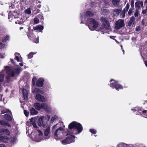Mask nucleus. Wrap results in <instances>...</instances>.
Segmentation results:
<instances>
[{
  "mask_svg": "<svg viewBox=\"0 0 147 147\" xmlns=\"http://www.w3.org/2000/svg\"><path fill=\"white\" fill-rule=\"evenodd\" d=\"M147 12V11L146 9L145 10H143L142 11V13L143 14H145Z\"/></svg>",
  "mask_w": 147,
  "mask_h": 147,
  "instance_id": "nucleus-48",
  "label": "nucleus"
},
{
  "mask_svg": "<svg viewBox=\"0 0 147 147\" xmlns=\"http://www.w3.org/2000/svg\"><path fill=\"white\" fill-rule=\"evenodd\" d=\"M131 110L135 112L137 115H140L143 117L147 118V111L146 110H143L142 108L139 107L132 108Z\"/></svg>",
  "mask_w": 147,
  "mask_h": 147,
  "instance_id": "nucleus-7",
  "label": "nucleus"
},
{
  "mask_svg": "<svg viewBox=\"0 0 147 147\" xmlns=\"http://www.w3.org/2000/svg\"><path fill=\"white\" fill-rule=\"evenodd\" d=\"M16 14V13L14 12H9L8 13V19L11 20L14 18H16V17L15 16Z\"/></svg>",
  "mask_w": 147,
  "mask_h": 147,
  "instance_id": "nucleus-17",
  "label": "nucleus"
},
{
  "mask_svg": "<svg viewBox=\"0 0 147 147\" xmlns=\"http://www.w3.org/2000/svg\"><path fill=\"white\" fill-rule=\"evenodd\" d=\"M115 42H117V43H119V42L116 39H115L114 40Z\"/></svg>",
  "mask_w": 147,
  "mask_h": 147,
  "instance_id": "nucleus-62",
  "label": "nucleus"
},
{
  "mask_svg": "<svg viewBox=\"0 0 147 147\" xmlns=\"http://www.w3.org/2000/svg\"><path fill=\"white\" fill-rule=\"evenodd\" d=\"M32 91L33 93H37L35 96V99L38 101L40 102H45L46 100V99L43 96L38 93H42V91L40 89L38 88H35L34 90H32Z\"/></svg>",
  "mask_w": 147,
  "mask_h": 147,
  "instance_id": "nucleus-5",
  "label": "nucleus"
},
{
  "mask_svg": "<svg viewBox=\"0 0 147 147\" xmlns=\"http://www.w3.org/2000/svg\"><path fill=\"white\" fill-rule=\"evenodd\" d=\"M15 19H17V20L15 22L16 24H22L24 22V20L20 18H17L16 17Z\"/></svg>",
  "mask_w": 147,
  "mask_h": 147,
  "instance_id": "nucleus-23",
  "label": "nucleus"
},
{
  "mask_svg": "<svg viewBox=\"0 0 147 147\" xmlns=\"http://www.w3.org/2000/svg\"><path fill=\"white\" fill-rule=\"evenodd\" d=\"M124 22L123 20L120 19L116 22L115 28L117 29H118L124 26Z\"/></svg>",
  "mask_w": 147,
  "mask_h": 147,
  "instance_id": "nucleus-14",
  "label": "nucleus"
},
{
  "mask_svg": "<svg viewBox=\"0 0 147 147\" xmlns=\"http://www.w3.org/2000/svg\"><path fill=\"white\" fill-rule=\"evenodd\" d=\"M25 13L28 14H30L31 13V11L30 9L28 8L25 11Z\"/></svg>",
  "mask_w": 147,
  "mask_h": 147,
  "instance_id": "nucleus-36",
  "label": "nucleus"
},
{
  "mask_svg": "<svg viewBox=\"0 0 147 147\" xmlns=\"http://www.w3.org/2000/svg\"><path fill=\"white\" fill-rule=\"evenodd\" d=\"M138 15V9H136V12L134 13V16L135 17H137Z\"/></svg>",
  "mask_w": 147,
  "mask_h": 147,
  "instance_id": "nucleus-42",
  "label": "nucleus"
},
{
  "mask_svg": "<svg viewBox=\"0 0 147 147\" xmlns=\"http://www.w3.org/2000/svg\"><path fill=\"white\" fill-rule=\"evenodd\" d=\"M36 78L35 77H34L32 79V82L33 85L35 84L36 83Z\"/></svg>",
  "mask_w": 147,
  "mask_h": 147,
  "instance_id": "nucleus-39",
  "label": "nucleus"
},
{
  "mask_svg": "<svg viewBox=\"0 0 147 147\" xmlns=\"http://www.w3.org/2000/svg\"><path fill=\"white\" fill-rule=\"evenodd\" d=\"M120 0H112V3L114 5L117 6L119 4Z\"/></svg>",
  "mask_w": 147,
  "mask_h": 147,
  "instance_id": "nucleus-31",
  "label": "nucleus"
},
{
  "mask_svg": "<svg viewBox=\"0 0 147 147\" xmlns=\"http://www.w3.org/2000/svg\"><path fill=\"white\" fill-rule=\"evenodd\" d=\"M8 90L7 89H6V90H5V92H7L8 91Z\"/></svg>",
  "mask_w": 147,
  "mask_h": 147,
  "instance_id": "nucleus-61",
  "label": "nucleus"
},
{
  "mask_svg": "<svg viewBox=\"0 0 147 147\" xmlns=\"http://www.w3.org/2000/svg\"><path fill=\"white\" fill-rule=\"evenodd\" d=\"M2 96L0 94V100H1L2 99Z\"/></svg>",
  "mask_w": 147,
  "mask_h": 147,
  "instance_id": "nucleus-59",
  "label": "nucleus"
},
{
  "mask_svg": "<svg viewBox=\"0 0 147 147\" xmlns=\"http://www.w3.org/2000/svg\"><path fill=\"white\" fill-rule=\"evenodd\" d=\"M143 2L142 1L137 2L135 3V7H136L139 8L141 6H143Z\"/></svg>",
  "mask_w": 147,
  "mask_h": 147,
  "instance_id": "nucleus-28",
  "label": "nucleus"
},
{
  "mask_svg": "<svg viewBox=\"0 0 147 147\" xmlns=\"http://www.w3.org/2000/svg\"><path fill=\"white\" fill-rule=\"evenodd\" d=\"M41 6V5H37V7L38 8H40Z\"/></svg>",
  "mask_w": 147,
  "mask_h": 147,
  "instance_id": "nucleus-56",
  "label": "nucleus"
},
{
  "mask_svg": "<svg viewBox=\"0 0 147 147\" xmlns=\"http://www.w3.org/2000/svg\"><path fill=\"white\" fill-rule=\"evenodd\" d=\"M132 12V10L131 9H130L129 10V11L128 12V14L129 15H130L131 14Z\"/></svg>",
  "mask_w": 147,
  "mask_h": 147,
  "instance_id": "nucleus-46",
  "label": "nucleus"
},
{
  "mask_svg": "<svg viewBox=\"0 0 147 147\" xmlns=\"http://www.w3.org/2000/svg\"><path fill=\"white\" fill-rule=\"evenodd\" d=\"M145 63L146 66L147 67V60L145 62Z\"/></svg>",
  "mask_w": 147,
  "mask_h": 147,
  "instance_id": "nucleus-58",
  "label": "nucleus"
},
{
  "mask_svg": "<svg viewBox=\"0 0 147 147\" xmlns=\"http://www.w3.org/2000/svg\"><path fill=\"white\" fill-rule=\"evenodd\" d=\"M4 117L5 119L8 121H11V117L7 114H5Z\"/></svg>",
  "mask_w": 147,
  "mask_h": 147,
  "instance_id": "nucleus-30",
  "label": "nucleus"
},
{
  "mask_svg": "<svg viewBox=\"0 0 147 147\" xmlns=\"http://www.w3.org/2000/svg\"><path fill=\"white\" fill-rule=\"evenodd\" d=\"M44 79L42 78H40L37 81L36 85L37 86L39 87H42L43 85Z\"/></svg>",
  "mask_w": 147,
  "mask_h": 147,
  "instance_id": "nucleus-16",
  "label": "nucleus"
},
{
  "mask_svg": "<svg viewBox=\"0 0 147 147\" xmlns=\"http://www.w3.org/2000/svg\"><path fill=\"white\" fill-rule=\"evenodd\" d=\"M34 107L38 110L43 109L47 112H49L50 111V107L45 103H42L41 104L38 102L34 104Z\"/></svg>",
  "mask_w": 147,
  "mask_h": 147,
  "instance_id": "nucleus-6",
  "label": "nucleus"
},
{
  "mask_svg": "<svg viewBox=\"0 0 147 147\" xmlns=\"http://www.w3.org/2000/svg\"><path fill=\"white\" fill-rule=\"evenodd\" d=\"M3 71H1L0 72V83H2L4 80V72Z\"/></svg>",
  "mask_w": 147,
  "mask_h": 147,
  "instance_id": "nucleus-21",
  "label": "nucleus"
},
{
  "mask_svg": "<svg viewBox=\"0 0 147 147\" xmlns=\"http://www.w3.org/2000/svg\"><path fill=\"white\" fill-rule=\"evenodd\" d=\"M101 21L105 28L108 30L110 29V27L109 22L106 18L104 17H102Z\"/></svg>",
  "mask_w": 147,
  "mask_h": 147,
  "instance_id": "nucleus-13",
  "label": "nucleus"
},
{
  "mask_svg": "<svg viewBox=\"0 0 147 147\" xmlns=\"http://www.w3.org/2000/svg\"><path fill=\"white\" fill-rule=\"evenodd\" d=\"M84 14L85 13H84L83 12L82 13H80V17H81L82 16L83 19V20H84L85 21H86V20H87L88 19L90 18L88 17L92 16L94 15V13L93 12L87 11L85 15Z\"/></svg>",
  "mask_w": 147,
  "mask_h": 147,
  "instance_id": "nucleus-12",
  "label": "nucleus"
},
{
  "mask_svg": "<svg viewBox=\"0 0 147 147\" xmlns=\"http://www.w3.org/2000/svg\"><path fill=\"white\" fill-rule=\"evenodd\" d=\"M10 112V113L11 112L9 111V110L7 109H6L5 110H3L2 111V113H4L6 112ZM10 114H11V113H10Z\"/></svg>",
  "mask_w": 147,
  "mask_h": 147,
  "instance_id": "nucleus-40",
  "label": "nucleus"
},
{
  "mask_svg": "<svg viewBox=\"0 0 147 147\" xmlns=\"http://www.w3.org/2000/svg\"><path fill=\"white\" fill-rule=\"evenodd\" d=\"M0 124L3 125H7L8 127H10V125L5 120L0 121Z\"/></svg>",
  "mask_w": 147,
  "mask_h": 147,
  "instance_id": "nucleus-25",
  "label": "nucleus"
},
{
  "mask_svg": "<svg viewBox=\"0 0 147 147\" xmlns=\"http://www.w3.org/2000/svg\"><path fill=\"white\" fill-rule=\"evenodd\" d=\"M24 113L25 115L26 116L28 117L29 115L28 112L26 110H24Z\"/></svg>",
  "mask_w": 147,
  "mask_h": 147,
  "instance_id": "nucleus-41",
  "label": "nucleus"
},
{
  "mask_svg": "<svg viewBox=\"0 0 147 147\" xmlns=\"http://www.w3.org/2000/svg\"><path fill=\"white\" fill-rule=\"evenodd\" d=\"M23 27H20V30H22V29H23Z\"/></svg>",
  "mask_w": 147,
  "mask_h": 147,
  "instance_id": "nucleus-63",
  "label": "nucleus"
},
{
  "mask_svg": "<svg viewBox=\"0 0 147 147\" xmlns=\"http://www.w3.org/2000/svg\"><path fill=\"white\" fill-rule=\"evenodd\" d=\"M49 119V116L48 115L41 117L38 121V124L40 127H44L46 125L47 122Z\"/></svg>",
  "mask_w": 147,
  "mask_h": 147,
  "instance_id": "nucleus-8",
  "label": "nucleus"
},
{
  "mask_svg": "<svg viewBox=\"0 0 147 147\" xmlns=\"http://www.w3.org/2000/svg\"><path fill=\"white\" fill-rule=\"evenodd\" d=\"M129 7V5L128 4H127L125 7V8L124 9L125 11L126 9V11H127Z\"/></svg>",
  "mask_w": 147,
  "mask_h": 147,
  "instance_id": "nucleus-43",
  "label": "nucleus"
},
{
  "mask_svg": "<svg viewBox=\"0 0 147 147\" xmlns=\"http://www.w3.org/2000/svg\"><path fill=\"white\" fill-rule=\"evenodd\" d=\"M110 82L109 86L113 88H115L116 90L118 91L123 88L122 86L118 83L117 81L115 80L111 79Z\"/></svg>",
  "mask_w": 147,
  "mask_h": 147,
  "instance_id": "nucleus-10",
  "label": "nucleus"
},
{
  "mask_svg": "<svg viewBox=\"0 0 147 147\" xmlns=\"http://www.w3.org/2000/svg\"><path fill=\"white\" fill-rule=\"evenodd\" d=\"M101 11H103L105 13H106V10H105V9H104V8H102L101 9Z\"/></svg>",
  "mask_w": 147,
  "mask_h": 147,
  "instance_id": "nucleus-53",
  "label": "nucleus"
},
{
  "mask_svg": "<svg viewBox=\"0 0 147 147\" xmlns=\"http://www.w3.org/2000/svg\"><path fill=\"white\" fill-rule=\"evenodd\" d=\"M127 144L123 142L120 143L118 144L117 147H127Z\"/></svg>",
  "mask_w": 147,
  "mask_h": 147,
  "instance_id": "nucleus-29",
  "label": "nucleus"
},
{
  "mask_svg": "<svg viewBox=\"0 0 147 147\" xmlns=\"http://www.w3.org/2000/svg\"><path fill=\"white\" fill-rule=\"evenodd\" d=\"M125 13H123L122 14V17H125Z\"/></svg>",
  "mask_w": 147,
  "mask_h": 147,
  "instance_id": "nucleus-57",
  "label": "nucleus"
},
{
  "mask_svg": "<svg viewBox=\"0 0 147 147\" xmlns=\"http://www.w3.org/2000/svg\"><path fill=\"white\" fill-rule=\"evenodd\" d=\"M144 3H147V0H146L144 2Z\"/></svg>",
  "mask_w": 147,
  "mask_h": 147,
  "instance_id": "nucleus-64",
  "label": "nucleus"
},
{
  "mask_svg": "<svg viewBox=\"0 0 147 147\" xmlns=\"http://www.w3.org/2000/svg\"><path fill=\"white\" fill-rule=\"evenodd\" d=\"M0 58H3L4 57L0 53Z\"/></svg>",
  "mask_w": 147,
  "mask_h": 147,
  "instance_id": "nucleus-54",
  "label": "nucleus"
},
{
  "mask_svg": "<svg viewBox=\"0 0 147 147\" xmlns=\"http://www.w3.org/2000/svg\"><path fill=\"white\" fill-rule=\"evenodd\" d=\"M63 128L61 127H59L55 130L54 134V138L57 140L59 139L61 136L63 135Z\"/></svg>",
  "mask_w": 147,
  "mask_h": 147,
  "instance_id": "nucleus-11",
  "label": "nucleus"
},
{
  "mask_svg": "<svg viewBox=\"0 0 147 147\" xmlns=\"http://www.w3.org/2000/svg\"><path fill=\"white\" fill-rule=\"evenodd\" d=\"M121 10L120 9H114L113 12V15L115 16H118L121 12Z\"/></svg>",
  "mask_w": 147,
  "mask_h": 147,
  "instance_id": "nucleus-24",
  "label": "nucleus"
},
{
  "mask_svg": "<svg viewBox=\"0 0 147 147\" xmlns=\"http://www.w3.org/2000/svg\"><path fill=\"white\" fill-rule=\"evenodd\" d=\"M22 91L24 99L26 100L28 97V91L24 88L22 89Z\"/></svg>",
  "mask_w": 147,
  "mask_h": 147,
  "instance_id": "nucleus-19",
  "label": "nucleus"
},
{
  "mask_svg": "<svg viewBox=\"0 0 147 147\" xmlns=\"http://www.w3.org/2000/svg\"><path fill=\"white\" fill-rule=\"evenodd\" d=\"M34 30H38L40 32H42V30L43 29V26L40 25H38L36 27H34Z\"/></svg>",
  "mask_w": 147,
  "mask_h": 147,
  "instance_id": "nucleus-22",
  "label": "nucleus"
},
{
  "mask_svg": "<svg viewBox=\"0 0 147 147\" xmlns=\"http://www.w3.org/2000/svg\"><path fill=\"white\" fill-rule=\"evenodd\" d=\"M68 127L70 129H74V130L73 132V134H78L80 133L83 130L82 125L76 121H73L69 124Z\"/></svg>",
  "mask_w": 147,
  "mask_h": 147,
  "instance_id": "nucleus-4",
  "label": "nucleus"
},
{
  "mask_svg": "<svg viewBox=\"0 0 147 147\" xmlns=\"http://www.w3.org/2000/svg\"><path fill=\"white\" fill-rule=\"evenodd\" d=\"M39 19L37 18H35L34 19V23L35 24H37L38 23Z\"/></svg>",
  "mask_w": 147,
  "mask_h": 147,
  "instance_id": "nucleus-35",
  "label": "nucleus"
},
{
  "mask_svg": "<svg viewBox=\"0 0 147 147\" xmlns=\"http://www.w3.org/2000/svg\"><path fill=\"white\" fill-rule=\"evenodd\" d=\"M5 46V44H3L1 42H0V48L1 49H3Z\"/></svg>",
  "mask_w": 147,
  "mask_h": 147,
  "instance_id": "nucleus-37",
  "label": "nucleus"
},
{
  "mask_svg": "<svg viewBox=\"0 0 147 147\" xmlns=\"http://www.w3.org/2000/svg\"><path fill=\"white\" fill-rule=\"evenodd\" d=\"M15 59H16L18 61H21L22 60V58L20 54L16 53H15Z\"/></svg>",
  "mask_w": 147,
  "mask_h": 147,
  "instance_id": "nucleus-18",
  "label": "nucleus"
},
{
  "mask_svg": "<svg viewBox=\"0 0 147 147\" xmlns=\"http://www.w3.org/2000/svg\"><path fill=\"white\" fill-rule=\"evenodd\" d=\"M4 68L8 76L6 77V80L3 83V85L4 86H9V82L10 81L11 77H13L16 75H18L20 71V68L19 67L17 68L13 69L7 66H4Z\"/></svg>",
  "mask_w": 147,
  "mask_h": 147,
  "instance_id": "nucleus-2",
  "label": "nucleus"
},
{
  "mask_svg": "<svg viewBox=\"0 0 147 147\" xmlns=\"http://www.w3.org/2000/svg\"><path fill=\"white\" fill-rule=\"evenodd\" d=\"M30 113L32 115H35L38 113V112L34 108H32L30 109Z\"/></svg>",
  "mask_w": 147,
  "mask_h": 147,
  "instance_id": "nucleus-27",
  "label": "nucleus"
},
{
  "mask_svg": "<svg viewBox=\"0 0 147 147\" xmlns=\"http://www.w3.org/2000/svg\"><path fill=\"white\" fill-rule=\"evenodd\" d=\"M80 23H85L86 26H88L89 29L92 31L95 30L98 26V23L94 19L90 18L88 19L86 21H85L84 20H83L82 16Z\"/></svg>",
  "mask_w": 147,
  "mask_h": 147,
  "instance_id": "nucleus-3",
  "label": "nucleus"
},
{
  "mask_svg": "<svg viewBox=\"0 0 147 147\" xmlns=\"http://www.w3.org/2000/svg\"><path fill=\"white\" fill-rule=\"evenodd\" d=\"M136 31H139L140 30V27L139 26L136 27Z\"/></svg>",
  "mask_w": 147,
  "mask_h": 147,
  "instance_id": "nucleus-47",
  "label": "nucleus"
},
{
  "mask_svg": "<svg viewBox=\"0 0 147 147\" xmlns=\"http://www.w3.org/2000/svg\"><path fill=\"white\" fill-rule=\"evenodd\" d=\"M135 18L134 16L131 17L130 20L128 23V26H130L132 24H134V23Z\"/></svg>",
  "mask_w": 147,
  "mask_h": 147,
  "instance_id": "nucleus-26",
  "label": "nucleus"
},
{
  "mask_svg": "<svg viewBox=\"0 0 147 147\" xmlns=\"http://www.w3.org/2000/svg\"><path fill=\"white\" fill-rule=\"evenodd\" d=\"M0 147H5V146L4 144H0Z\"/></svg>",
  "mask_w": 147,
  "mask_h": 147,
  "instance_id": "nucleus-52",
  "label": "nucleus"
},
{
  "mask_svg": "<svg viewBox=\"0 0 147 147\" xmlns=\"http://www.w3.org/2000/svg\"><path fill=\"white\" fill-rule=\"evenodd\" d=\"M131 7L134 6V1H131Z\"/></svg>",
  "mask_w": 147,
  "mask_h": 147,
  "instance_id": "nucleus-49",
  "label": "nucleus"
},
{
  "mask_svg": "<svg viewBox=\"0 0 147 147\" xmlns=\"http://www.w3.org/2000/svg\"><path fill=\"white\" fill-rule=\"evenodd\" d=\"M26 129L28 130L26 131V133L28 132L29 133L30 132L29 128L32 126H33L35 128L37 129V127L36 124L34 122V119L32 118L30 121H27L26 123ZM31 130H30V131ZM30 135V138L34 141L36 142H39L43 139H45V137L44 136L40 130H38L36 129V133L34 132H31Z\"/></svg>",
  "mask_w": 147,
  "mask_h": 147,
  "instance_id": "nucleus-1",
  "label": "nucleus"
},
{
  "mask_svg": "<svg viewBox=\"0 0 147 147\" xmlns=\"http://www.w3.org/2000/svg\"><path fill=\"white\" fill-rule=\"evenodd\" d=\"M10 61H11V63H13V64L14 63V60H13V59H10Z\"/></svg>",
  "mask_w": 147,
  "mask_h": 147,
  "instance_id": "nucleus-50",
  "label": "nucleus"
},
{
  "mask_svg": "<svg viewBox=\"0 0 147 147\" xmlns=\"http://www.w3.org/2000/svg\"><path fill=\"white\" fill-rule=\"evenodd\" d=\"M10 38V36L9 34H6L5 35L4 37L2 38V41L3 42H5L6 41L9 40Z\"/></svg>",
  "mask_w": 147,
  "mask_h": 147,
  "instance_id": "nucleus-20",
  "label": "nucleus"
},
{
  "mask_svg": "<svg viewBox=\"0 0 147 147\" xmlns=\"http://www.w3.org/2000/svg\"><path fill=\"white\" fill-rule=\"evenodd\" d=\"M50 133V127L48 126L46 129H45L44 131V136L45 137V139H48L49 137V135Z\"/></svg>",
  "mask_w": 147,
  "mask_h": 147,
  "instance_id": "nucleus-15",
  "label": "nucleus"
},
{
  "mask_svg": "<svg viewBox=\"0 0 147 147\" xmlns=\"http://www.w3.org/2000/svg\"><path fill=\"white\" fill-rule=\"evenodd\" d=\"M114 37V36H110V38H111L112 39L115 40V39L113 38Z\"/></svg>",
  "mask_w": 147,
  "mask_h": 147,
  "instance_id": "nucleus-60",
  "label": "nucleus"
},
{
  "mask_svg": "<svg viewBox=\"0 0 147 147\" xmlns=\"http://www.w3.org/2000/svg\"><path fill=\"white\" fill-rule=\"evenodd\" d=\"M58 119L57 117L55 115L54 117H52L51 119V122L52 123H53V122H54L55 121L57 120Z\"/></svg>",
  "mask_w": 147,
  "mask_h": 147,
  "instance_id": "nucleus-33",
  "label": "nucleus"
},
{
  "mask_svg": "<svg viewBox=\"0 0 147 147\" xmlns=\"http://www.w3.org/2000/svg\"><path fill=\"white\" fill-rule=\"evenodd\" d=\"M66 136V137L65 139L63 140L62 141L63 144H69L75 141V136L72 135L71 133H68Z\"/></svg>",
  "mask_w": 147,
  "mask_h": 147,
  "instance_id": "nucleus-9",
  "label": "nucleus"
},
{
  "mask_svg": "<svg viewBox=\"0 0 147 147\" xmlns=\"http://www.w3.org/2000/svg\"><path fill=\"white\" fill-rule=\"evenodd\" d=\"M34 42L36 43H38V39H37L36 40L34 41Z\"/></svg>",
  "mask_w": 147,
  "mask_h": 147,
  "instance_id": "nucleus-51",
  "label": "nucleus"
},
{
  "mask_svg": "<svg viewBox=\"0 0 147 147\" xmlns=\"http://www.w3.org/2000/svg\"><path fill=\"white\" fill-rule=\"evenodd\" d=\"M90 131L91 133L94 134H96V131L94 129H90Z\"/></svg>",
  "mask_w": 147,
  "mask_h": 147,
  "instance_id": "nucleus-38",
  "label": "nucleus"
},
{
  "mask_svg": "<svg viewBox=\"0 0 147 147\" xmlns=\"http://www.w3.org/2000/svg\"><path fill=\"white\" fill-rule=\"evenodd\" d=\"M34 54H35V53L33 52L30 53L28 55V59H30L31 58L33 57V55Z\"/></svg>",
  "mask_w": 147,
  "mask_h": 147,
  "instance_id": "nucleus-34",
  "label": "nucleus"
},
{
  "mask_svg": "<svg viewBox=\"0 0 147 147\" xmlns=\"http://www.w3.org/2000/svg\"><path fill=\"white\" fill-rule=\"evenodd\" d=\"M58 125V124H57L55 125H54L53 127V130H54L55 129H56L57 127V125Z\"/></svg>",
  "mask_w": 147,
  "mask_h": 147,
  "instance_id": "nucleus-45",
  "label": "nucleus"
},
{
  "mask_svg": "<svg viewBox=\"0 0 147 147\" xmlns=\"http://www.w3.org/2000/svg\"><path fill=\"white\" fill-rule=\"evenodd\" d=\"M44 10L45 12L49 11L50 10L49 6L46 5L43 7Z\"/></svg>",
  "mask_w": 147,
  "mask_h": 147,
  "instance_id": "nucleus-32",
  "label": "nucleus"
},
{
  "mask_svg": "<svg viewBox=\"0 0 147 147\" xmlns=\"http://www.w3.org/2000/svg\"><path fill=\"white\" fill-rule=\"evenodd\" d=\"M2 83H0V92H1L3 90V88L1 85Z\"/></svg>",
  "mask_w": 147,
  "mask_h": 147,
  "instance_id": "nucleus-44",
  "label": "nucleus"
},
{
  "mask_svg": "<svg viewBox=\"0 0 147 147\" xmlns=\"http://www.w3.org/2000/svg\"><path fill=\"white\" fill-rule=\"evenodd\" d=\"M20 65L21 66H22L23 65V64L22 63H19Z\"/></svg>",
  "mask_w": 147,
  "mask_h": 147,
  "instance_id": "nucleus-55",
  "label": "nucleus"
}]
</instances>
